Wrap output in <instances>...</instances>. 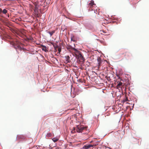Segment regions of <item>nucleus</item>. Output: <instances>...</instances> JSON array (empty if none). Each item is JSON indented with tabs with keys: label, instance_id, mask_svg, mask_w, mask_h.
Instances as JSON below:
<instances>
[{
	"label": "nucleus",
	"instance_id": "nucleus-1",
	"mask_svg": "<svg viewBox=\"0 0 149 149\" xmlns=\"http://www.w3.org/2000/svg\"><path fill=\"white\" fill-rule=\"evenodd\" d=\"M74 53L76 56L79 59L80 62H83L84 61V58L81 52L77 50V51L75 52Z\"/></svg>",
	"mask_w": 149,
	"mask_h": 149
},
{
	"label": "nucleus",
	"instance_id": "nucleus-2",
	"mask_svg": "<svg viewBox=\"0 0 149 149\" xmlns=\"http://www.w3.org/2000/svg\"><path fill=\"white\" fill-rule=\"evenodd\" d=\"M87 127H84V126L78 125L75 128V130L78 133H82L84 130H86Z\"/></svg>",
	"mask_w": 149,
	"mask_h": 149
},
{
	"label": "nucleus",
	"instance_id": "nucleus-3",
	"mask_svg": "<svg viewBox=\"0 0 149 149\" xmlns=\"http://www.w3.org/2000/svg\"><path fill=\"white\" fill-rule=\"evenodd\" d=\"M67 49L70 52H74V53L76 51H77V50L74 48H73L71 46H69L67 47Z\"/></svg>",
	"mask_w": 149,
	"mask_h": 149
},
{
	"label": "nucleus",
	"instance_id": "nucleus-4",
	"mask_svg": "<svg viewBox=\"0 0 149 149\" xmlns=\"http://www.w3.org/2000/svg\"><path fill=\"white\" fill-rule=\"evenodd\" d=\"M131 56V54L130 53L126 52L125 53V58L127 59L130 58Z\"/></svg>",
	"mask_w": 149,
	"mask_h": 149
},
{
	"label": "nucleus",
	"instance_id": "nucleus-5",
	"mask_svg": "<svg viewBox=\"0 0 149 149\" xmlns=\"http://www.w3.org/2000/svg\"><path fill=\"white\" fill-rule=\"evenodd\" d=\"M88 6L89 7L91 8L93 6L95 5L94 1H92L88 4Z\"/></svg>",
	"mask_w": 149,
	"mask_h": 149
},
{
	"label": "nucleus",
	"instance_id": "nucleus-6",
	"mask_svg": "<svg viewBox=\"0 0 149 149\" xmlns=\"http://www.w3.org/2000/svg\"><path fill=\"white\" fill-rule=\"evenodd\" d=\"M93 146L92 145H85L83 147V148L85 149H89L90 147H93Z\"/></svg>",
	"mask_w": 149,
	"mask_h": 149
},
{
	"label": "nucleus",
	"instance_id": "nucleus-7",
	"mask_svg": "<svg viewBox=\"0 0 149 149\" xmlns=\"http://www.w3.org/2000/svg\"><path fill=\"white\" fill-rule=\"evenodd\" d=\"M65 60L67 61V63H70V57L69 56H65Z\"/></svg>",
	"mask_w": 149,
	"mask_h": 149
},
{
	"label": "nucleus",
	"instance_id": "nucleus-8",
	"mask_svg": "<svg viewBox=\"0 0 149 149\" xmlns=\"http://www.w3.org/2000/svg\"><path fill=\"white\" fill-rule=\"evenodd\" d=\"M122 85L123 83L122 82H119L116 86L117 88H121L122 86Z\"/></svg>",
	"mask_w": 149,
	"mask_h": 149
},
{
	"label": "nucleus",
	"instance_id": "nucleus-9",
	"mask_svg": "<svg viewBox=\"0 0 149 149\" xmlns=\"http://www.w3.org/2000/svg\"><path fill=\"white\" fill-rule=\"evenodd\" d=\"M55 32V31L53 30L52 31H48L47 32V33L50 34V37L52 36L54 33Z\"/></svg>",
	"mask_w": 149,
	"mask_h": 149
},
{
	"label": "nucleus",
	"instance_id": "nucleus-10",
	"mask_svg": "<svg viewBox=\"0 0 149 149\" xmlns=\"http://www.w3.org/2000/svg\"><path fill=\"white\" fill-rule=\"evenodd\" d=\"M52 140L54 142H55L58 141V139L57 138L54 137L53 138Z\"/></svg>",
	"mask_w": 149,
	"mask_h": 149
},
{
	"label": "nucleus",
	"instance_id": "nucleus-11",
	"mask_svg": "<svg viewBox=\"0 0 149 149\" xmlns=\"http://www.w3.org/2000/svg\"><path fill=\"white\" fill-rule=\"evenodd\" d=\"M43 48H42V50L45 52H46V47L44 45H42Z\"/></svg>",
	"mask_w": 149,
	"mask_h": 149
},
{
	"label": "nucleus",
	"instance_id": "nucleus-12",
	"mask_svg": "<svg viewBox=\"0 0 149 149\" xmlns=\"http://www.w3.org/2000/svg\"><path fill=\"white\" fill-rule=\"evenodd\" d=\"M125 99H124L123 100V102H125L128 101L127 97V96H125Z\"/></svg>",
	"mask_w": 149,
	"mask_h": 149
},
{
	"label": "nucleus",
	"instance_id": "nucleus-13",
	"mask_svg": "<svg viewBox=\"0 0 149 149\" xmlns=\"http://www.w3.org/2000/svg\"><path fill=\"white\" fill-rule=\"evenodd\" d=\"M52 134L51 133H48L46 135V137L48 138L50 137L51 136Z\"/></svg>",
	"mask_w": 149,
	"mask_h": 149
},
{
	"label": "nucleus",
	"instance_id": "nucleus-14",
	"mask_svg": "<svg viewBox=\"0 0 149 149\" xmlns=\"http://www.w3.org/2000/svg\"><path fill=\"white\" fill-rule=\"evenodd\" d=\"M7 10H6L5 9H4L2 11V12L4 14H6L7 13Z\"/></svg>",
	"mask_w": 149,
	"mask_h": 149
},
{
	"label": "nucleus",
	"instance_id": "nucleus-15",
	"mask_svg": "<svg viewBox=\"0 0 149 149\" xmlns=\"http://www.w3.org/2000/svg\"><path fill=\"white\" fill-rule=\"evenodd\" d=\"M117 76V77H118V78L117 79H120V81L122 80V79L121 78H120V74H116Z\"/></svg>",
	"mask_w": 149,
	"mask_h": 149
},
{
	"label": "nucleus",
	"instance_id": "nucleus-16",
	"mask_svg": "<svg viewBox=\"0 0 149 149\" xmlns=\"http://www.w3.org/2000/svg\"><path fill=\"white\" fill-rule=\"evenodd\" d=\"M10 44L13 45H15V42H10Z\"/></svg>",
	"mask_w": 149,
	"mask_h": 149
},
{
	"label": "nucleus",
	"instance_id": "nucleus-17",
	"mask_svg": "<svg viewBox=\"0 0 149 149\" xmlns=\"http://www.w3.org/2000/svg\"><path fill=\"white\" fill-rule=\"evenodd\" d=\"M61 51V49L60 48H58V53L59 54L60 52Z\"/></svg>",
	"mask_w": 149,
	"mask_h": 149
},
{
	"label": "nucleus",
	"instance_id": "nucleus-18",
	"mask_svg": "<svg viewBox=\"0 0 149 149\" xmlns=\"http://www.w3.org/2000/svg\"><path fill=\"white\" fill-rule=\"evenodd\" d=\"M78 81L79 82H82V80L81 79H79V80H78Z\"/></svg>",
	"mask_w": 149,
	"mask_h": 149
},
{
	"label": "nucleus",
	"instance_id": "nucleus-19",
	"mask_svg": "<svg viewBox=\"0 0 149 149\" xmlns=\"http://www.w3.org/2000/svg\"><path fill=\"white\" fill-rule=\"evenodd\" d=\"M71 40L72 41L74 42L75 41V40L73 39V38L72 37L71 38Z\"/></svg>",
	"mask_w": 149,
	"mask_h": 149
},
{
	"label": "nucleus",
	"instance_id": "nucleus-20",
	"mask_svg": "<svg viewBox=\"0 0 149 149\" xmlns=\"http://www.w3.org/2000/svg\"><path fill=\"white\" fill-rule=\"evenodd\" d=\"M2 12V10L0 8V13Z\"/></svg>",
	"mask_w": 149,
	"mask_h": 149
}]
</instances>
